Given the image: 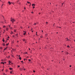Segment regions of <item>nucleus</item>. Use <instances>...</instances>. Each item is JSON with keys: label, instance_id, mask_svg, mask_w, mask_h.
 <instances>
[{"label": "nucleus", "instance_id": "nucleus-1", "mask_svg": "<svg viewBox=\"0 0 75 75\" xmlns=\"http://www.w3.org/2000/svg\"><path fill=\"white\" fill-rule=\"evenodd\" d=\"M11 21H12V23H14V21H15V20L14 19H13V18H11Z\"/></svg>", "mask_w": 75, "mask_h": 75}, {"label": "nucleus", "instance_id": "nucleus-2", "mask_svg": "<svg viewBox=\"0 0 75 75\" xmlns=\"http://www.w3.org/2000/svg\"><path fill=\"white\" fill-rule=\"evenodd\" d=\"M6 31H8V28H6Z\"/></svg>", "mask_w": 75, "mask_h": 75}, {"label": "nucleus", "instance_id": "nucleus-3", "mask_svg": "<svg viewBox=\"0 0 75 75\" xmlns=\"http://www.w3.org/2000/svg\"><path fill=\"white\" fill-rule=\"evenodd\" d=\"M32 6H35V4H32Z\"/></svg>", "mask_w": 75, "mask_h": 75}, {"label": "nucleus", "instance_id": "nucleus-4", "mask_svg": "<svg viewBox=\"0 0 75 75\" xmlns=\"http://www.w3.org/2000/svg\"><path fill=\"white\" fill-rule=\"evenodd\" d=\"M8 3L9 4V5H10L11 4V3H10V2L8 1Z\"/></svg>", "mask_w": 75, "mask_h": 75}, {"label": "nucleus", "instance_id": "nucleus-5", "mask_svg": "<svg viewBox=\"0 0 75 75\" xmlns=\"http://www.w3.org/2000/svg\"><path fill=\"white\" fill-rule=\"evenodd\" d=\"M19 69L20 71H23V69H22V68H20Z\"/></svg>", "mask_w": 75, "mask_h": 75}, {"label": "nucleus", "instance_id": "nucleus-6", "mask_svg": "<svg viewBox=\"0 0 75 75\" xmlns=\"http://www.w3.org/2000/svg\"><path fill=\"white\" fill-rule=\"evenodd\" d=\"M27 3H28V4H29V3H30V5H31V3H30V2H28V1H27Z\"/></svg>", "mask_w": 75, "mask_h": 75}, {"label": "nucleus", "instance_id": "nucleus-7", "mask_svg": "<svg viewBox=\"0 0 75 75\" xmlns=\"http://www.w3.org/2000/svg\"><path fill=\"white\" fill-rule=\"evenodd\" d=\"M2 45H3V46H5V45H6L5 44L3 43V44H2Z\"/></svg>", "mask_w": 75, "mask_h": 75}, {"label": "nucleus", "instance_id": "nucleus-8", "mask_svg": "<svg viewBox=\"0 0 75 75\" xmlns=\"http://www.w3.org/2000/svg\"><path fill=\"white\" fill-rule=\"evenodd\" d=\"M66 39L67 40V41H69V39H68V38H66Z\"/></svg>", "mask_w": 75, "mask_h": 75}, {"label": "nucleus", "instance_id": "nucleus-9", "mask_svg": "<svg viewBox=\"0 0 75 75\" xmlns=\"http://www.w3.org/2000/svg\"><path fill=\"white\" fill-rule=\"evenodd\" d=\"M19 59H20V60H21V57H19Z\"/></svg>", "mask_w": 75, "mask_h": 75}, {"label": "nucleus", "instance_id": "nucleus-10", "mask_svg": "<svg viewBox=\"0 0 75 75\" xmlns=\"http://www.w3.org/2000/svg\"><path fill=\"white\" fill-rule=\"evenodd\" d=\"M25 41V39H23V41Z\"/></svg>", "mask_w": 75, "mask_h": 75}, {"label": "nucleus", "instance_id": "nucleus-11", "mask_svg": "<svg viewBox=\"0 0 75 75\" xmlns=\"http://www.w3.org/2000/svg\"><path fill=\"white\" fill-rule=\"evenodd\" d=\"M9 69H10V70H12V69H13V68H9Z\"/></svg>", "mask_w": 75, "mask_h": 75}, {"label": "nucleus", "instance_id": "nucleus-12", "mask_svg": "<svg viewBox=\"0 0 75 75\" xmlns=\"http://www.w3.org/2000/svg\"><path fill=\"white\" fill-rule=\"evenodd\" d=\"M13 34V32L11 31V34Z\"/></svg>", "mask_w": 75, "mask_h": 75}, {"label": "nucleus", "instance_id": "nucleus-13", "mask_svg": "<svg viewBox=\"0 0 75 75\" xmlns=\"http://www.w3.org/2000/svg\"><path fill=\"white\" fill-rule=\"evenodd\" d=\"M47 37V34L45 35V37Z\"/></svg>", "mask_w": 75, "mask_h": 75}, {"label": "nucleus", "instance_id": "nucleus-14", "mask_svg": "<svg viewBox=\"0 0 75 75\" xmlns=\"http://www.w3.org/2000/svg\"><path fill=\"white\" fill-rule=\"evenodd\" d=\"M10 29L11 30H12V29H13V28H12V27H10Z\"/></svg>", "mask_w": 75, "mask_h": 75}, {"label": "nucleus", "instance_id": "nucleus-15", "mask_svg": "<svg viewBox=\"0 0 75 75\" xmlns=\"http://www.w3.org/2000/svg\"><path fill=\"white\" fill-rule=\"evenodd\" d=\"M26 34V32H25V33H23V35H25Z\"/></svg>", "mask_w": 75, "mask_h": 75}, {"label": "nucleus", "instance_id": "nucleus-16", "mask_svg": "<svg viewBox=\"0 0 75 75\" xmlns=\"http://www.w3.org/2000/svg\"><path fill=\"white\" fill-rule=\"evenodd\" d=\"M0 49L1 50H2V49H3V47H0Z\"/></svg>", "mask_w": 75, "mask_h": 75}, {"label": "nucleus", "instance_id": "nucleus-17", "mask_svg": "<svg viewBox=\"0 0 75 75\" xmlns=\"http://www.w3.org/2000/svg\"><path fill=\"white\" fill-rule=\"evenodd\" d=\"M5 71L6 72H7L8 71V70H7V69H6V70H5Z\"/></svg>", "mask_w": 75, "mask_h": 75}, {"label": "nucleus", "instance_id": "nucleus-18", "mask_svg": "<svg viewBox=\"0 0 75 75\" xmlns=\"http://www.w3.org/2000/svg\"><path fill=\"white\" fill-rule=\"evenodd\" d=\"M14 32H16V30H14Z\"/></svg>", "mask_w": 75, "mask_h": 75}, {"label": "nucleus", "instance_id": "nucleus-19", "mask_svg": "<svg viewBox=\"0 0 75 75\" xmlns=\"http://www.w3.org/2000/svg\"><path fill=\"white\" fill-rule=\"evenodd\" d=\"M14 28H16V25H14Z\"/></svg>", "mask_w": 75, "mask_h": 75}, {"label": "nucleus", "instance_id": "nucleus-20", "mask_svg": "<svg viewBox=\"0 0 75 75\" xmlns=\"http://www.w3.org/2000/svg\"><path fill=\"white\" fill-rule=\"evenodd\" d=\"M3 28H4V27H6V26L5 25H4L3 26Z\"/></svg>", "mask_w": 75, "mask_h": 75}, {"label": "nucleus", "instance_id": "nucleus-21", "mask_svg": "<svg viewBox=\"0 0 75 75\" xmlns=\"http://www.w3.org/2000/svg\"><path fill=\"white\" fill-rule=\"evenodd\" d=\"M34 24V25H36V23H35Z\"/></svg>", "mask_w": 75, "mask_h": 75}, {"label": "nucleus", "instance_id": "nucleus-22", "mask_svg": "<svg viewBox=\"0 0 75 75\" xmlns=\"http://www.w3.org/2000/svg\"><path fill=\"white\" fill-rule=\"evenodd\" d=\"M67 47H68V48H69V47H70L68 45L67 46Z\"/></svg>", "mask_w": 75, "mask_h": 75}, {"label": "nucleus", "instance_id": "nucleus-23", "mask_svg": "<svg viewBox=\"0 0 75 75\" xmlns=\"http://www.w3.org/2000/svg\"><path fill=\"white\" fill-rule=\"evenodd\" d=\"M11 56L12 57H14V56H13V55H11Z\"/></svg>", "mask_w": 75, "mask_h": 75}, {"label": "nucleus", "instance_id": "nucleus-24", "mask_svg": "<svg viewBox=\"0 0 75 75\" xmlns=\"http://www.w3.org/2000/svg\"><path fill=\"white\" fill-rule=\"evenodd\" d=\"M29 61H31V60L30 59H28Z\"/></svg>", "mask_w": 75, "mask_h": 75}, {"label": "nucleus", "instance_id": "nucleus-25", "mask_svg": "<svg viewBox=\"0 0 75 75\" xmlns=\"http://www.w3.org/2000/svg\"><path fill=\"white\" fill-rule=\"evenodd\" d=\"M10 74H12V71H10Z\"/></svg>", "mask_w": 75, "mask_h": 75}, {"label": "nucleus", "instance_id": "nucleus-26", "mask_svg": "<svg viewBox=\"0 0 75 75\" xmlns=\"http://www.w3.org/2000/svg\"><path fill=\"white\" fill-rule=\"evenodd\" d=\"M9 63H11V62L10 61H9Z\"/></svg>", "mask_w": 75, "mask_h": 75}, {"label": "nucleus", "instance_id": "nucleus-27", "mask_svg": "<svg viewBox=\"0 0 75 75\" xmlns=\"http://www.w3.org/2000/svg\"><path fill=\"white\" fill-rule=\"evenodd\" d=\"M8 45V44H6V45L7 46Z\"/></svg>", "mask_w": 75, "mask_h": 75}, {"label": "nucleus", "instance_id": "nucleus-28", "mask_svg": "<svg viewBox=\"0 0 75 75\" xmlns=\"http://www.w3.org/2000/svg\"><path fill=\"white\" fill-rule=\"evenodd\" d=\"M33 72H35V71L33 70Z\"/></svg>", "mask_w": 75, "mask_h": 75}, {"label": "nucleus", "instance_id": "nucleus-29", "mask_svg": "<svg viewBox=\"0 0 75 75\" xmlns=\"http://www.w3.org/2000/svg\"><path fill=\"white\" fill-rule=\"evenodd\" d=\"M33 8H35V7L34 6H33Z\"/></svg>", "mask_w": 75, "mask_h": 75}, {"label": "nucleus", "instance_id": "nucleus-30", "mask_svg": "<svg viewBox=\"0 0 75 75\" xmlns=\"http://www.w3.org/2000/svg\"><path fill=\"white\" fill-rule=\"evenodd\" d=\"M21 62H23V61H21Z\"/></svg>", "mask_w": 75, "mask_h": 75}, {"label": "nucleus", "instance_id": "nucleus-31", "mask_svg": "<svg viewBox=\"0 0 75 75\" xmlns=\"http://www.w3.org/2000/svg\"><path fill=\"white\" fill-rule=\"evenodd\" d=\"M71 67V65H70V67Z\"/></svg>", "mask_w": 75, "mask_h": 75}, {"label": "nucleus", "instance_id": "nucleus-32", "mask_svg": "<svg viewBox=\"0 0 75 75\" xmlns=\"http://www.w3.org/2000/svg\"><path fill=\"white\" fill-rule=\"evenodd\" d=\"M18 68L20 67V66H18Z\"/></svg>", "mask_w": 75, "mask_h": 75}, {"label": "nucleus", "instance_id": "nucleus-33", "mask_svg": "<svg viewBox=\"0 0 75 75\" xmlns=\"http://www.w3.org/2000/svg\"><path fill=\"white\" fill-rule=\"evenodd\" d=\"M67 54H69V53H68V52H67Z\"/></svg>", "mask_w": 75, "mask_h": 75}, {"label": "nucleus", "instance_id": "nucleus-34", "mask_svg": "<svg viewBox=\"0 0 75 75\" xmlns=\"http://www.w3.org/2000/svg\"><path fill=\"white\" fill-rule=\"evenodd\" d=\"M23 70H24V71H25V69H23Z\"/></svg>", "mask_w": 75, "mask_h": 75}, {"label": "nucleus", "instance_id": "nucleus-35", "mask_svg": "<svg viewBox=\"0 0 75 75\" xmlns=\"http://www.w3.org/2000/svg\"><path fill=\"white\" fill-rule=\"evenodd\" d=\"M3 4H2V6H1V8H2V6H3Z\"/></svg>", "mask_w": 75, "mask_h": 75}, {"label": "nucleus", "instance_id": "nucleus-36", "mask_svg": "<svg viewBox=\"0 0 75 75\" xmlns=\"http://www.w3.org/2000/svg\"><path fill=\"white\" fill-rule=\"evenodd\" d=\"M13 37H14L15 36H14V35H13Z\"/></svg>", "mask_w": 75, "mask_h": 75}, {"label": "nucleus", "instance_id": "nucleus-37", "mask_svg": "<svg viewBox=\"0 0 75 75\" xmlns=\"http://www.w3.org/2000/svg\"><path fill=\"white\" fill-rule=\"evenodd\" d=\"M21 28L22 29V28H23V27H21Z\"/></svg>", "mask_w": 75, "mask_h": 75}, {"label": "nucleus", "instance_id": "nucleus-38", "mask_svg": "<svg viewBox=\"0 0 75 75\" xmlns=\"http://www.w3.org/2000/svg\"><path fill=\"white\" fill-rule=\"evenodd\" d=\"M11 4H14V3H12V2H11Z\"/></svg>", "mask_w": 75, "mask_h": 75}, {"label": "nucleus", "instance_id": "nucleus-39", "mask_svg": "<svg viewBox=\"0 0 75 75\" xmlns=\"http://www.w3.org/2000/svg\"><path fill=\"white\" fill-rule=\"evenodd\" d=\"M2 41H3V42H4V40H2Z\"/></svg>", "mask_w": 75, "mask_h": 75}, {"label": "nucleus", "instance_id": "nucleus-40", "mask_svg": "<svg viewBox=\"0 0 75 75\" xmlns=\"http://www.w3.org/2000/svg\"><path fill=\"white\" fill-rule=\"evenodd\" d=\"M3 70H4V69H2V71H3Z\"/></svg>", "mask_w": 75, "mask_h": 75}, {"label": "nucleus", "instance_id": "nucleus-41", "mask_svg": "<svg viewBox=\"0 0 75 75\" xmlns=\"http://www.w3.org/2000/svg\"><path fill=\"white\" fill-rule=\"evenodd\" d=\"M36 35H37V36H38V35H37V34H36Z\"/></svg>", "mask_w": 75, "mask_h": 75}, {"label": "nucleus", "instance_id": "nucleus-42", "mask_svg": "<svg viewBox=\"0 0 75 75\" xmlns=\"http://www.w3.org/2000/svg\"><path fill=\"white\" fill-rule=\"evenodd\" d=\"M17 35H18L17 34H16V36H17Z\"/></svg>", "mask_w": 75, "mask_h": 75}, {"label": "nucleus", "instance_id": "nucleus-43", "mask_svg": "<svg viewBox=\"0 0 75 75\" xmlns=\"http://www.w3.org/2000/svg\"><path fill=\"white\" fill-rule=\"evenodd\" d=\"M8 58H10V56H9L8 57Z\"/></svg>", "mask_w": 75, "mask_h": 75}, {"label": "nucleus", "instance_id": "nucleus-44", "mask_svg": "<svg viewBox=\"0 0 75 75\" xmlns=\"http://www.w3.org/2000/svg\"><path fill=\"white\" fill-rule=\"evenodd\" d=\"M1 61H3V59H2Z\"/></svg>", "mask_w": 75, "mask_h": 75}, {"label": "nucleus", "instance_id": "nucleus-45", "mask_svg": "<svg viewBox=\"0 0 75 75\" xmlns=\"http://www.w3.org/2000/svg\"><path fill=\"white\" fill-rule=\"evenodd\" d=\"M7 47H6V48H5V49H7Z\"/></svg>", "mask_w": 75, "mask_h": 75}, {"label": "nucleus", "instance_id": "nucleus-46", "mask_svg": "<svg viewBox=\"0 0 75 75\" xmlns=\"http://www.w3.org/2000/svg\"><path fill=\"white\" fill-rule=\"evenodd\" d=\"M7 41L6 40V41L5 42V43L6 42H7Z\"/></svg>", "mask_w": 75, "mask_h": 75}, {"label": "nucleus", "instance_id": "nucleus-47", "mask_svg": "<svg viewBox=\"0 0 75 75\" xmlns=\"http://www.w3.org/2000/svg\"><path fill=\"white\" fill-rule=\"evenodd\" d=\"M39 40H40V38H39Z\"/></svg>", "mask_w": 75, "mask_h": 75}, {"label": "nucleus", "instance_id": "nucleus-48", "mask_svg": "<svg viewBox=\"0 0 75 75\" xmlns=\"http://www.w3.org/2000/svg\"><path fill=\"white\" fill-rule=\"evenodd\" d=\"M8 38H10V37H9L8 36Z\"/></svg>", "mask_w": 75, "mask_h": 75}, {"label": "nucleus", "instance_id": "nucleus-49", "mask_svg": "<svg viewBox=\"0 0 75 75\" xmlns=\"http://www.w3.org/2000/svg\"><path fill=\"white\" fill-rule=\"evenodd\" d=\"M5 23H6V20H5Z\"/></svg>", "mask_w": 75, "mask_h": 75}, {"label": "nucleus", "instance_id": "nucleus-50", "mask_svg": "<svg viewBox=\"0 0 75 75\" xmlns=\"http://www.w3.org/2000/svg\"><path fill=\"white\" fill-rule=\"evenodd\" d=\"M4 75H5V73H4Z\"/></svg>", "mask_w": 75, "mask_h": 75}, {"label": "nucleus", "instance_id": "nucleus-51", "mask_svg": "<svg viewBox=\"0 0 75 75\" xmlns=\"http://www.w3.org/2000/svg\"><path fill=\"white\" fill-rule=\"evenodd\" d=\"M9 27H10V25H9Z\"/></svg>", "mask_w": 75, "mask_h": 75}, {"label": "nucleus", "instance_id": "nucleus-52", "mask_svg": "<svg viewBox=\"0 0 75 75\" xmlns=\"http://www.w3.org/2000/svg\"><path fill=\"white\" fill-rule=\"evenodd\" d=\"M29 50H30V48H29Z\"/></svg>", "mask_w": 75, "mask_h": 75}, {"label": "nucleus", "instance_id": "nucleus-53", "mask_svg": "<svg viewBox=\"0 0 75 75\" xmlns=\"http://www.w3.org/2000/svg\"><path fill=\"white\" fill-rule=\"evenodd\" d=\"M24 9H25V7L24 8Z\"/></svg>", "mask_w": 75, "mask_h": 75}, {"label": "nucleus", "instance_id": "nucleus-54", "mask_svg": "<svg viewBox=\"0 0 75 75\" xmlns=\"http://www.w3.org/2000/svg\"><path fill=\"white\" fill-rule=\"evenodd\" d=\"M23 32H24V33H25V32H26L25 31H23Z\"/></svg>", "mask_w": 75, "mask_h": 75}, {"label": "nucleus", "instance_id": "nucleus-55", "mask_svg": "<svg viewBox=\"0 0 75 75\" xmlns=\"http://www.w3.org/2000/svg\"><path fill=\"white\" fill-rule=\"evenodd\" d=\"M25 54H27V52H25Z\"/></svg>", "mask_w": 75, "mask_h": 75}, {"label": "nucleus", "instance_id": "nucleus-56", "mask_svg": "<svg viewBox=\"0 0 75 75\" xmlns=\"http://www.w3.org/2000/svg\"><path fill=\"white\" fill-rule=\"evenodd\" d=\"M41 14V13H39V14Z\"/></svg>", "mask_w": 75, "mask_h": 75}, {"label": "nucleus", "instance_id": "nucleus-57", "mask_svg": "<svg viewBox=\"0 0 75 75\" xmlns=\"http://www.w3.org/2000/svg\"><path fill=\"white\" fill-rule=\"evenodd\" d=\"M42 33L43 32V30H42Z\"/></svg>", "mask_w": 75, "mask_h": 75}, {"label": "nucleus", "instance_id": "nucleus-58", "mask_svg": "<svg viewBox=\"0 0 75 75\" xmlns=\"http://www.w3.org/2000/svg\"><path fill=\"white\" fill-rule=\"evenodd\" d=\"M31 13H33V12H31Z\"/></svg>", "mask_w": 75, "mask_h": 75}, {"label": "nucleus", "instance_id": "nucleus-59", "mask_svg": "<svg viewBox=\"0 0 75 75\" xmlns=\"http://www.w3.org/2000/svg\"><path fill=\"white\" fill-rule=\"evenodd\" d=\"M46 24H47V22H46Z\"/></svg>", "mask_w": 75, "mask_h": 75}, {"label": "nucleus", "instance_id": "nucleus-60", "mask_svg": "<svg viewBox=\"0 0 75 75\" xmlns=\"http://www.w3.org/2000/svg\"><path fill=\"white\" fill-rule=\"evenodd\" d=\"M32 33H33V30L32 31Z\"/></svg>", "mask_w": 75, "mask_h": 75}, {"label": "nucleus", "instance_id": "nucleus-61", "mask_svg": "<svg viewBox=\"0 0 75 75\" xmlns=\"http://www.w3.org/2000/svg\"><path fill=\"white\" fill-rule=\"evenodd\" d=\"M1 64H3V62H1Z\"/></svg>", "mask_w": 75, "mask_h": 75}, {"label": "nucleus", "instance_id": "nucleus-62", "mask_svg": "<svg viewBox=\"0 0 75 75\" xmlns=\"http://www.w3.org/2000/svg\"><path fill=\"white\" fill-rule=\"evenodd\" d=\"M2 64H4V63L3 62Z\"/></svg>", "mask_w": 75, "mask_h": 75}, {"label": "nucleus", "instance_id": "nucleus-63", "mask_svg": "<svg viewBox=\"0 0 75 75\" xmlns=\"http://www.w3.org/2000/svg\"><path fill=\"white\" fill-rule=\"evenodd\" d=\"M18 57H20V55H19Z\"/></svg>", "mask_w": 75, "mask_h": 75}, {"label": "nucleus", "instance_id": "nucleus-64", "mask_svg": "<svg viewBox=\"0 0 75 75\" xmlns=\"http://www.w3.org/2000/svg\"><path fill=\"white\" fill-rule=\"evenodd\" d=\"M24 61H25V59H24Z\"/></svg>", "mask_w": 75, "mask_h": 75}]
</instances>
